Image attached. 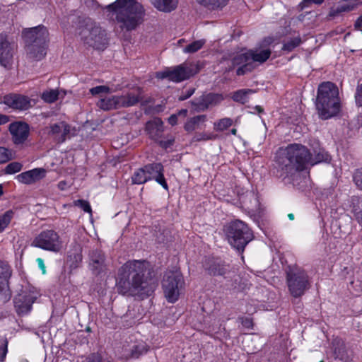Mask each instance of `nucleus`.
Segmentation results:
<instances>
[{
    "mask_svg": "<svg viewBox=\"0 0 362 362\" xmlns=\"http://www.w3.org/2000/svg\"><path fill=\"white\" fill-rule=\"evenodd\" d=\"M152 4L158 11L170 12L177 6L178 0H151Z\"/></svg>",
    "mask_w": 362,
    "mask_h": 362,
    "instance_id": "nucleus-29",
    "label": "nucleus"
},
{
    "mask_svg": "<svg viewBox=\"0 0 362 362\" xmlns=\"http://www.w3.org/2000/svg\"><path fill=\"white\" fill-rule=\"evenodd\" d=\"M11 274L10 265L6 262L0 261V302L4 303L11 298L8 280Z\"/></svg>",
    "mask_w": 362,
    "mask_h": 362,
    "instance_id": "nucleus-15",
    "label": "nucleus"
},
{
    "mask_svg": "<svg viewBox=\"0 0 362 362\" xmlns=\"http://www.w3.org/2000/svg\"><path fill=\"white\" fill-rule=\"evenodd\" d=\"M248 52L238 54L226 61L227 66L226 71L229 72L237 67L236 74L238 76L244 75L252 71L255 65H251Z\"/></svg>",
    "mask_w": 362,
    "mask_h": 362,
    "instance_id": "nucleus-13",
    "label": "nucleus"
},
{
    "mask_svg": "<svg viewBox=\"0 0 362 362\" xmlns=\"http://www.w3.org/2000/svg\"><path fill=\"white\" fill-rule=\"evenodd\" d=\"M355 100L356 105L362 107V83L358 86L356 88Z\"/></svg>",
    "mask_w": 362,
    "mask_h": 362,
    "instance_id": "nucleus-51",
    "label": "nucleus"
},
{
    "mask_svg": "<svg viewBox=\"0 0 362 362\" xmlns=\"http://www.w3.org/2000/svg\"><path fill=\"white\" fill-rule=\"evenodd\" d=\"M177 115L173 114L168 118V122L172 126H174L177 124Z\"/></svg>",
    "mask_w": 362,
    "mask_h": 362,
    "instance_id": "nucleus-56",
    "label": "nucleus"
},
{
    "mask_svg": "<svg viewBox=\"0 0 362 362\" xmlns=\"http://www.w3.org/2000/svg\"><path fill=\"white\" fill-rule=\"evenodd\" d=\"M334 354L337 358L344 362L351 361V355L346 349L344 342L340 339H337L334 342Z\"/></svg>",
    "mask_w": 362,
    "mask_h": 362,
    "instance_id": "nucleus-27",
    "label": "nucleus"
},
{
    "mask_svg": "<svg viewBox=\"0 0 362 362\" xmlns=\"http://www.w3.org/2000/svg\"><path fill=\"white\" fill-rule=\"evenodd\" d=\"M240 320H241L242 325L247 328V329H252L253 327V322L252 320L250 317H240Z\"/></svg>",
    "mask_w": 362,
    "mask_h": 362,
    "instance_id": "nucleus-54",
    "label": "nucleus"
},
{
    "mask_svg": "<svg viewBox=\"0 0 362 362\" xmlns=\"http://www.w3.org/2000/svg\"><path fill=\"white\" fill-rule=\"evenodd\" d=\"M353 180L356 187L362 191V168L357 169L353 175Z\"/></svg>",
    "mask_w": 362,
    "mask_h": 362,
    "instance_id": "nucleus-45",
    "label": "nucleus"
},
{
    "mask_svg": "<svg viewBox=\"0 0 362 362\" xmlns=\"http://www.w3.org/2000/svg\"><path fill=\"white\" fill-rule=\"evenodd\" d=\"M300 43L301 39L300 37L291 38L284 43L282 49L287 52H291L296 47L299 46Z\"/></svg>",
    "mask_w": 362,
    "mask_h": 362,
    "instance_id": "nucleus-42",
    "label": "nucleus"
},
{
    "mask_svg": "<svg viewBox=\"0 0 362 362\" xmlns=\"http://www.w3.org/2000/svg\"><path fill=\"white\" fill-rule=\"evenodd\" d=\"M67 186H68V184L66 181L63 180V181H60L59 183H58V188L60 189V190H65L66 188H67Z\"/></svg>",
    "mask_w": 362,
    "mask_h": 362,
    "instance_id": "nucleus-58",
    "label": "nucleus"
},
{
    "mask_svg": "<svg viewBox=\"0 0 362 362\" xmlns=\"http://www.w3.org/2000/svg\"><path fill=\"white\" fill-rule=\"evenodd\" d=\"M351 9H352V7L350 6H347V5L338 6L337 8H332L330 11L329 15L331 16H336L340 13L345 12V11H349Z\"/></svg>",
    "mask_w": 362,
    "mask_h": 362,
    "instance_id": "nucleus-48",
    "label": "nucleus"
},
{
    "mask_svg": "<svg viewBox=\"0 0 362 362\" xmlns=\"http://www.w3.org/2000/svg\"><path fill=\"white\" fill-rule=\"evenodd\" d=\"M323 1L324 0H303L300 5L301 6V8H304L309 6L310 4L320 5L323 3Z\"/></svg>",
    "mask_w": 362,
    "mask_h": 362,
    "instance_id": "nucleus-53",
    "label": "nucleus"
},
{
    "mask_svg": "<svg viewBox=\"0 0 362 362\" xmlns=\"http://www.w3.org/2000/svg\"><path fill=\"white\" fill-rule=\"evenodd\" d=\"M198 72L199 68L197 65L192 63H183L158 74V76L161 78H168L170 81L178 83L189 78Z\"/></svg>",
    "mask_w": 362,
    "mask_h": 362,
    "instance_id": "nucleus-12",
    "label": "nucleus"
},
{
    "mask_svg": "<svg viewBox=\"0 0 362 362\" xmlns=\"http://www.w3.org/2000/svg\"><path fill=\"white\" fill-rule=\"evenodd\" d=\"M255 109L258 112V113H262L264 112L263 108L259 105L255 106Z\"/></svg>",
    "mask_w": 362,
    "mask_h": 362,
    "instance_id": "nucleus-60",
    "label": "nucleus"
},
{
    "mask_svg": "<svg viewBox=\"0 0 362 362\" xmlns=\"http://www.w3.org/2000/svg\"><path fill=\"white\" fill-rule=\"evenodd\" d=\"M110 88L106 86H98L90 88V92L92 95H98L103 93H109Z\"/></svg>",
    "mask_w": 362,
    "mask_h": 362,
    "instance_id": "nucleus-49",
    "label": "nucleus"
},
{
    "mask_svg": "<svg viewBox=\"0 0 362 362\" xmlns=\"http://www.w3.org/2000/svg\"><path fill=\"white\" fill-rule=\"evenodd\" d=\"M148 180H155L165 189H168V185L164 177V168L160 163H153L144 166Z\"/></svg>",
    "mask_w": 362,
    "mask_h": 362,
    "instance_id": "nucleus-17",
    "label": "nucleus"
},
{
    "mask_svg": "<svg viewBox=\"0 0 362 362\" xmlns=\"http://www.w3.org/2000/svg\"><path fill=\"white\" fill-rule=\"evenodd\" d=\"M8 341L6 338H0V361H3L7 354Z\"/></svg>",
    "mask_w": 362,
    "mask_h": 362,
    "instance_id": "nucleus-47",
    "label": "nucleus"
},
{
    "mask_svg": "<svg viewBox=\"0 0 362 362\" xmlns=\"http://www.w3.org/2000/svg\"><path fill=\"white\" fill-rule=\"evenodd\" d=\"M16 45L8 40L6 33H0V64L7 67L11 64Z\"/></svg>",
    "mask_w": 362,
    "mask_h": 362,
    "instance_id": "nucleus-16",
    "label": "nucleus"
},
{
    "mask_svg": "<svg viewBox=\"0 0 362 362\" xmlns=\"http://www.w3.org/2000/svg\"><path fill=\"white\" fill-rule=\"evenodd\" d=\"M9 132L12 141L16 145L23 144L29 136L28 124L22 122H16L9 124Z\"/></svg>",
    "mask_w": 362,
    "mask_h": 362,
    "instance_id": "nucleus-19",
    "label": "nucleus"
},
{
    "mask_svg": "<svg viewBox=\"0 0 362 362\" xmlns=\"http://www.w3.org/2000/svg\"><path fill=\"white\" fill-rule=\"evenodd\" d=\"M310 152L298 144L288 145L285 150V156L277 159L279 168L288 176L294 172L303 170L310 164Z\"/></svg>",
    "mask_w": 362,
    "mask_h": 362,
    "instance_id": "nucleus-4",
    "label": "nucleus"
},
{
    "mask_svg": "<svg viewBox=\"0 0 362 362\" xmlns=\"http://www.w3.org/2000/svg\"><path fill=\"white\" fill-rule=\"evenodd\" d=\"M2 103L10 108L25 110L31 107L30 99L23 95L11 93L4 96Z\"/></svg>",
    "mask_w": 362,
    "mask_h": 362,
    "instance_id": "nucleus-18",
    "label": "nucleus"
},
{
    "mask_svg": "<svg viewBox=\"0 0 362 362\" xmlns=\"http://www.w3.org/2000/svg\"><path fill=\"white\" fill-rule=\"evenodd\" d=\"M248 53L251 65H255V62L259 64L265 62L271 55V50L269 49H251Z\"/></svg>",
    "mask_w": 362,
    "mask_h": 362,
    "instance_id": "nucleus-25",
    "label": "nucleus"
},
{
    "mask_svg": "<svg viewBox=\"0 0 362 362\" xmlns=\"http://www.w3.org/2000/svg\"><path fill=\"white\" fill-rule=\"evenodd\" d=\"M59 97V91L52 89L44 91L41 95V98L46 103H52L55 102Z\"/></svg>",
    "mask_w": 362,
    "mask_h": 362,
    "instance_id": "nucleus-41",
    "label": "nucleus"
},
{
    "mask_svg": "<svg viewBox=\"0 0 362 362\" xmlns=\"http://www.w3.org/2000/svg\"><path fill=\"white\" fill-rule=\"evenodd\" d=\"M255 93V90L252 89H240L232 93L231 98L233 101L244 105L249 101L250 96Z\"/></svg>",
    "mask_w": 362,
    "mask_h": 362,
    "instance_id": "nucleus-30",
    "label": "nucleus"
},
{
    "mask_svg": "<svg viewBox=\"0 0 362 362\" xmlns=\"http://www.w3.org/2000/svg\"><path fill=\"white\" fill-rule=\"evenodd\" d=\"M228 0H197V1L204 6L214 9L224 6Z\"/></svg>",
    "mask_w": 362,
    "mask_h": 362,
    "instance_id": "nucleus-36",
    "label": "nucleus"
},
{
    "mask_svg": "<svg viewBox=\"0 0 362 362\" xmlns=\"http://www.w3.org/2000/svg\"><path fill=\"white\" fill-rule=\"evenodd\" d=\"M207 120L206 115H201L188 118L184 125V129L187 133H192L200 128L202 124Z\"/></svg>",
    "mask_w": 362,
    "mask_h": 362,
    "instance_id": "nucleus-26",
    "label": "nucleus"
},
{
    "mask_svg": "<svg viewBox=\"0 0 362 362\" xmlns=\"http://www.w3.org/2000/svg\"><path fill=\"white\" fill-rule=\"evenodd\" d=\"M82 249L80 245L75 243L73 249L68 252V262L71 268H76L82 261Z\"/></svg>",
    "mask_w": 362,
    "mask_h": 362,
    "instance_id": "nucleus-28",
    "label": "nucleus"
},
{
    "mask_svg": "<svg viewBox=\"0 0 362 362\" xmlns=\"http://www.w3.org/2000/svg\"><path fill=\"white\" fill-rule=\"evenodd\" d=\"M36 262L37 263L38 267L42 271V273L43 274H46V267L45 265L44 260L42 258H37L36 259Z\"/></svg>",
    "mask_w": 362,
    "mask_h": 362,
    "instance_id": "nucleus-55",
    "label": "nucleus"
},
{
    "mask_svg": "<svg viewBox=\"0 0 362 362\" xmlns=\"http://www.w3.org/2000/svg\"><path fill=\"white\" fill-rule=\"evenodd\" d=\"M286 284L290 294L294 298L303 296L311 286L307 272L299 268L287 272Z\"/></svg>",
    "mask_w": 362,
    "mask_h": 362,
    "instance_id": "nucleus-9",
    "label": "nucleus"
},
{
    "mask_svg": "<svg viewBox=\"0 0 362 362\" xmlns=\"http://www.w3.org/2000/svg\"><path fill=\"white\" fill-rule=\"evenodd\" d=\"M141 94L140 89H137L122 95L105 97L101 98L97 105L106 111L134 106L139 102Z\"/></svg>",
    "mask_w": 362,
    "mask_h": 362,
    "instance_id": "nucleus-8",
    "label": "nucleus"
},
{
    "mask_svg": "<svg viewBox=\"0 0 362 362\" xmlns=\"http://www.w3.org/2000/svg\"><path fill=\"white\" fill-rule=\"evenodd\" d=\"M184 284L183 276L179 272L170 271L165 274L162 287L169 303H173L178 300Z\"/></svg>",
    "mask_w": 362,
    "mask_h": 362,
    "instance_id": "nucleus-10",
    "label": "nucleus"
},
{
    "mask_svg": "<svg viewBox=\"0 0 362 362\" xmlns=\"http://www.w3.org/2000/svg\"><path fill=\"white\" fill-rule=\"evenodd\" d=\"M132 183L134 185H141L148 181L144 167L135 170L132 175Z\"/></svg>",
    "mask_w": 362,
    "mask_h": 362,
    "instance_id": "nucleus-32",
    "label": "nucleus"
},
{
    "mask_svg": "<svg viewBox=\"0 0 362 362\" xmlns=\"http://www.w3.org/2000/svg\"><path fill=\"white\" fill-rule=\"evenodd\" d=\"M83 362H110L108 361L103 360L101 356L96 354H93L87 357Z\"/></svg>",
    "mask_w": 362,
    "mask_h": 362,
    "instance_id": "nucleus-52",
    "label": "nucleus"
},
{
    "mask_svg": "<svg viewBox=\"0 0 362 362\" xmlns=\"http://www.w3.org/2000/svg\"><path fill=\"white\" fill-rule=\"evenodd\" d=\"M13 215L14 212L12 210H8L0 216V233L3 232L5 228H7L13 218Z\"/></svg>",
    "mask_w": 362,
    "mask_h": 362,
    "instance_id": "nucleus-38",
    "label": "nucleus"
},
{
    "mask_svg": "<svg viewBox=\"0 0 362 362\" xmlns=\"http://www.w3.org/2000/svg\"><path fill=\"white\" fill-rule=\"evenodd\" d=\"M163 129V122L158 117L148 121L146 124L147 134L151 139L156 141H158L161 138Z\"/></svg>",
    "mask_w": 362,
    "mask_h": 362,
    "instance_id": "nucleus-24",
    "label": "nucleus"
},
{
    "mask_svg": "<svg viewBox=\"0 0 362 362\" xmlns=\"http://www.w3.org/2000/svg\"><path fill=\"white\" fill-rule=\"evenodd\" d=\"M22 168L23 165L21 163L12 162L6 166L4 172L6 174L11 175L20 172Z\"/></svg>",
    "mask_w": 362,
    "mask_h": 362,
    "instance_id": "nucleus-43",
    "label": "nucleus"
},
{
    "mask_svg": "<svg viewBox=\"0 0 362 362\" xmlns=\"http://www.w3.org/2000/svg\"><path fill=\"white\" fill-rule=\"evenodd\" d=\"M184 41H185L184 39H180V40H179L178 42L179 43H182V42H184Z\"/></svg>",
    "mask_w": 362,
    "mask_h": 362,
    "instance_id": "nucleus-64",
    "label": "nucleus"
},
{
    "mask_svg": "<svg viewBox=\"0 0 362 362\" xmlns=\"http://www.w3.org/2000/svg\"><path fill=\"white\" fill-rule=\"evenodd\" d=\"M70 130L69 124L65 122H60L49 126L48 134L53 136L58 143H63L66 141Z\"/></svg>",
    "mask_w": 362,
    "mask_h": 362,
    "instance_id": "nucleus-22",
    "label": "nucleus"
},
{
    "mask_svg": "<svg viewBox=\"0 0 362 362\" xmlns=\"http://www.w3.org/2000/svg\"><path fill=\"white\" fill-rule=\"evenodd\" d=\"M32 245L54 252H59L63 247V242L57 232L53 230L42 231L34 239Z\"/></svg>",
    "mask_w": 362,
    "mask_h": 362,
    "instance_id": "nucleus-11",
    "label": "nucleus"
},
{
    "mask_svg": "<svg viewBox=\"0 0 362 362\" xmlns=\"http://www.w3.org/2000/svg\"><path fill=\"white\" fill-rule=\"evenodd\" d=\"M74 203L75 206H79L85 212H87L89 214L92 213L90 205L88 201L83 200V199H78V200L74 201Z\"/></svg>",
    "mask_w": 362,
    "mask_h": 362,
    "instance_id": "nucleus-46",
    "label": "nucleus"
},
{
    "mask_svg": "<svg viewBox=\"0 0 362 362\" xmlns=\"http://www.w3.org/2000/svg\"><path fill=\"white\" fill-rule=\"evenodd\" d=\"M27 57L33 60L43 59L47 53L48 31L43 25L31 28L23 31Z\"/></svg>",
    "mask_w": 362,
    "mask_h": 362,
    "instance_id": "nucleus-5",
    "label": "nucleus"
},
{
    "mask_svg": "<svg viewBox=\"0 0 362 362\" xmlns=\"http://www.w3.org/2000/svg\"><path fill=\"white\" fill-rule=\"evenodd\" d=\"M106 8L116 15L120 28L127 31L135 30L144 21V8L136 0H117Z\"/></svg>",
    "mask_w": 362,
    "mask_h": 362,
    "instance_id": "nucleus-2",
    "label": "nucleus"
},
{
    "mask_svg": "<svg viewBox=\"0 0 362 362\" xmlns=\"http://www.w3.org/2000/svg\"><path fill=\"white\" fill-rule=\"evenodd\" d=\"M149 263L145 260H129L118 270L116 279L117 292L123 296H149L155 290L156 284L146 276Z\"/></svg>",
    "mask_w": 362,
    "mask_h": 362,
    "instance_id": "nucleus-1",
    "label": "nucleus"
},
{
    "mask_svg": "<svg viewBox=\"0 0 362 362\" xmlns=\"http://www.w3.org/2000/svg\"><path fill=\"white\" fill-rule=\"evenodd\" d=\"M232 124L233 120L230 118L225 117L214 122V128L216 131L222 132L230 127Z\"/></svg>",
    "mask_w": 362,
    "mask_h": 362,
    "instance_id": "nucleus-40",
    "label": "nucleus"
},
{
    "mask_svg": "<svg viewBox=\"0 0 362 362\" xmlns=\"http://www.w3.org/2000/svg\"><path fill=\"white\" fill-rule=\"evenodd\" d=\"M78 35L86 44L97 49H103L107 44L105 30L91 18H86L79 23Z\"/></svg>",
    "mask_w": 362,
    "mask_h": 362,
    "instance_id": "nucleus-6",
    "label": "nucleus"
},
{
    "mask_svg": "<svg viewBox=\"0 0 362 362\" xmlns=\"http://www.w3.org/2000/svg\"><path fill=\"white\" fill-rule=\"evenodd\" d=\"M46 175V170L42 168H34L23 172L16 176L21 183L31 185L43 179Z\"/></svg>",
    "mask_w": 362,
    "mask_h": 362,
    "instance_id": "nucleus-21",
    "label": "nucleus"
},
{
    "mask_svg": "<svg viewBox=\"0 0 362 362\" xmlns=\"http://www.w3.org/2000/svg\"><path fill=\"white\" fill-rule=\"evenodd\" d=\"M216 138L217 135L213 133L205 132H197L192 138V143L215 140Z\"/></svg>",
    "mask_w": 362,
    "mask_h": 362,
    "instance_id": "nucleus-34",
    "label": "nucleus"
},
{
    "mask_svg": "<svg viewBox=\"0 0 362 362\" xmlns=\"http://www.w3.org/2000/svg\"><path fill=\"white\" fill-rule=\"evenodd\" d=\"M89 267L93 273L99 274L106 269L104 254L100 250H93L89 255Z\"/></svg>",
    "mask_w": 362,
    "mask_h": 362,
    "instance_id": "nucleus-23",
    "label": "nucleus"
},
{
    "mask_svg": "<svg viewBox=\"0 0 362 362\" xmlns=\"http://www.w3.org/2000/svg\"><path fill=\"white\" fill-rule=\"evenodd\" d=\"M230 132H231L232 134L236 135L237 134V129H232Z\"/></svg>",
    "mask_w": 362,
    "mask_h": 362,
    "instance_id": "nucleus-62",
    "label": "nucleus"
},
{
    "mask_svg": "<svg viewBox=\"0 0 362 362\" xmlns=\"http://www.w3.org/2000/svg\"><path fill=\"white\" fill-rule=\"evenodd\" d=\"M315 107L322 119L336 116L341 110V103L337 86L329 81L320 83L317 88Z\"/></svg>",
    "mask_w": 362,
    "mask_h": 362,
    "instance_id": "nucleus-3",
    "label": "nucleus"
},
{
    "mask_svg": "<svg viewBox=\"0 0 362 362\" xmlns=\"http://www.w3.org/2000/svg\"><path fill=\"white\" fill-rule=\"evenodd\" d=\"M206 43V40L200 39L195 40L183 48V52L187 54L195 53L201 49Z\"/></svg>",
    "mask_w": 362,
    "mask_h": 362,
    "instance_id": "nucleus-33",
    "label": "nucleus"
},
{
    "mask_svg": "<svg viewBox=\"0 0 362 362\" xmlns=\"http://www.w3.org/2000/svg\"><path fill=\"white\" fill-rule=\"evenodd\" d=\"M177 116H182L183 117H185L187 115V110L182 109L177 113Z\"/></svg>",
    "mask_w": 362,
    "mask_h": 362,
    "instance_id": "nucleus-59",
    "label": "nucleus"
},
{
    "mask_svg": "<svg viewBox=\"0 0 362 362\" xmlns=\"http://www.w3.org/2000/svg\"><path fill=\"white\" fill-rule=\"evenodd\" d=\"M351 203V211L358 223L362 226V199L353 197Z\"/></svg>",
    "mask_w": 362,
    "mask_h": 362,
    "instance_id": "nucleus-31",
    "label": "nucleus"
},
{
    "mask_svg": "<svg viewBox=\"0 0 362 362\" xmlns=\"http://www.w3.org/2000/svg\"><path fill=\"white\" fill-rule=\"evenodd\" d=\"M206 269L209 273L214 276L224 275L228 270V267L226 265L215 262Z\"/></svg>",
    "mask_w": 362,
    "mask_h": 362,
    "instance_id": "nucleus-35",
    "label": "nucleus"
},
{
    "mask_svg": "<svg viewBox=\"0 0 362 362\" xmlns=\"http://www.w3.org/2000/svg\"><path fill=\"white\" fill-rule=\"evenodd\" d=\"M226 235L230 245L243 252L253 235L247 225L240 220L230 222L225 228Z\"/></svg>",
    "mask_w": 362,
    "mask_h": 362,
    "instance_id": "nucleus-7",
    "label": "nucleus"
},
{
    "mask_svg": "<svg viewBox=\"0 0 362 362\" xmlns=\"http://www.w3.org/2000/svg\"><path fill=\"white\" fill-rule=\"evenodd\" d=\"M329 155L324 150L320 149L318 152L315 151V156L310 153V164L314 165L318 163L327 160Z\"/></svg>",
    "mask_w": 362,
    "mask_h": 362,
    "instance_id": "nucleus-37",
    "label": "nucleus"
},
{
    "mask_svg": "<svg viewBox=\"0 0 362 362\" xmlns=\"http://www.w3.org/2000/svg\"><path fill=\"white\" fill-rule=\"evenodd\" d=\"M194 91H195V88H190L189 89L183 90L181 93L180 95L179 96L178 100L180 101L187 100V98H190L194 94Z\"/></svg>",
    "mask_w": 362,
    "mask_h": 362,
    "instance_id": "nucleus-50",
    "label": "nucleus"
},
{
    "mask_svg": "<svg viewBox=\"0 0 362 362\" xmlns=\"http://www.w3.org/2000/svg\"><path fill=\"white\" fill-rule=\"evenodd\" d=\"M9 121V117L7 115L0 114V124H4Z\"/></svg>",
    "mask_w": 362,
    "mask_h": 362,
    "instance_id": "nucleus-57",
    "label": "nucleus"
},
{
    "mask_svg": "<svg viewBox=\"0 0 362 362\" xmlns=\"http://www.w3.org/2000/svg\"><path fill=\"white\" fill-rule=\"evenodd\" d=\"M222 100L221 95L209 93L194 99L191 103L195 111L201 112L207 110L210 106L217 105Z\"/></svg>",
    "mask_w": 362,
    "mask_h": 362,
    "instance_id": "nucleus-20",
    "label": "nucleus"
},
{
    "mask_svg": "<svg viewBox=\"0 0 362 362\" xmlns=\"http://www.w3.org/2000/svg\"><path fill=\"white\" fill-rule=\"evenodd\" d=\"M13 158L11 150L0 147V163H4Z\"/></svg>",
    "mask_w": 362,
    "mask_h": 362,
    "instance_id": "nucleus-44",
    "label": "nucleus"
},
{
    "mask_svg": "<svg viewBox=\"0 0 362 362\" xmlns=\"http://www.w3.org/2000/svg\"><path fill=\"white\" fill-rule=\"evenodd\" d=\"M4 194L3 191V186L0 185V196H1Z\"/></svg>",
    "mask_w": 362,
    "mask_h": 362,
    "instance_id": "nucleus-63",
    "label": "nucleus"
},
{
    "mask_svg": "<svg viewBox=\"0 0 362 362\" xmlns=\"http://www.w3.org/2000/svg\"><path fill=\"white\" fill-rule=\"evenodd\" d=\"M38 297L35 291L23 290L14 298V307L19 315L28 314L32 309V305Z\"/></svg>",
    "mask_w": 362,
    "mask_h": 362,
    "instance_id": "nucleus-14",
    "label": "nucleus"
},
{
    "mask_svg": "<svg viewBox=\"0 0 362 362\" xmlns=\"http://www.w3.org/2000/svg\"><path fill=\"white\" fill-rule=\"evenodd\" d=\"M288 217L291 221H293L294 219V215L293 214H288Z\"/></svg>",
    "mask_w": 362,
    "mask_h": 362,
    "instance_id": "nucleus-61",
    "label": "nucleus"
},
{
    "mask_svg": "<svg viewBox=\"0 0 362 362\" xmlns=\"http://www.w3.org/2000/svg\"><path fill=\"white\" fill-rule=\"evenodd\" d=\"M148 351V347L144 344L134 345L131 349L129 356L134 358H138L140 356Z\"/></svg>",
    "mask_w": 362,
    "mask_h": 362,
    "instance_id": "nucleus-39",
    "label": "nucleus"
}]
</instances>
